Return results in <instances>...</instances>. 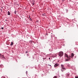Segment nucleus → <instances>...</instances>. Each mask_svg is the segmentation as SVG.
<instances>
[{
    "label": "nucleus",
    "instance_id": "nucleus-17",
    "mask_svg": "<svg viewBox=\"0 0 78 78\" xmlns=\"http://www.w3.org/2000/svg\"><path fill=\"white\" fill-rule=\"evenodd\" d=\"M1 12H2V9H1Z\"/></svg>",
    "mask_w": 78,
    "mask_h": 78
},
{
    "label": "nucleus",
    "instance_id": "nucleus-10",
    "mask_svg": "<svg viewBox=\"0 0 78 78\" xmlns=\"http://www.w3.org/2000/svg\"><path fill=\"white\" fill-rule=\"evenodd\" d=\"M53 78H57V77L56 76H54Z\"/></svg>",
    "mask_w": 78,
    "mask_h": 78
},
{
    "label": "nucleus",
    "instance_id": "nucleus-16",
    "mask_svg": "<svg viewBox=\"0 0 78 78\" xmlns=\"http://www.w3.org/2000/svg\"><path fill=\"white\" fill-rule=\"evenodd\" d=\"M1 78H5V77H3V76Z\"/></svg>",
    "mask_w": 78,
    "mask_h": 78
},
{
    "label": "nucleus",
    "instance_id": "nucleus-25",
    "mask_svg": "<svg viewBox=\"0 0 78 78\" xmlns=\"http://www.w3.org/2000/svg\"><path fill=\"white\" fill-rule=\"evenodd\" d=\"M2 8H3V7H2Z\"/></svg>",
    "mask_w": 78,
    "mask_h": 78
},
{
    "label": "nucleus",
    "instance_id": "nucleus-15",
    "mask_svg": "<svg viewBox=\"0 0 78 78\" xmlns=\"http://www.w3.org/2000/svg\"><path fill=\"white\" fill-rule=\"evenodd\" d=\"M75 78H78V76H75Z\"/></svg>",
    "mask_w": 78,
    "mask_h": 78
},
{
    "label": "nucleus",
    "instance_id": "nucleus-6",
    "mask_svg": "<svg viewBox=\"0 0 78 78\" xmlns=\"http://www.w3.org/2000/svg\"><path fill=\"white\" fill-rule=\"evenodd\" d=\"M66 75H67V76H70V73H67L66 74Z\"/></svg>",
    "mask_w": 78,
    "mask_h": 78
},
{
    "label": "nucleus",
    "instance_id": "nucleus-18",
    "mask_svg": "<svg viewBox=\"0 0 78 78\" xmlns=\"http://www.w3.org/2000/svg\"><path fill=\"white\" fill-rule=\"evenodd\" d=\"M0 56H2V54H0Z\"/></svg>",
    "mask_w": 78,
    "mask_h": 78
},
{
    "label": "nucleus",
    "instance_id": "nucleus-11",
    "mask_svg": "<svg viewBox=\"0 0 78 78\" xmlns=\"http://www.w3.org/2000/svg\"><path fill=\"white\" fill-rule=\"evenodd\" d=\"M45 13H44L43 14V16H45Z\"/></svg>",
    "mask_w": 78,
    "mask_h": 78
},
{
    "label": "nucleus",
    "instance_id": "nucleus-20",
    "mask_svg": "<svg viewBox=\"0 0 78 78\" xmlns=\"http://www.w3.org/2000/svg\"><path fill=\"white\" fill-rule=\"evenodd\" d=\"M49 66H50L51 67V65H49Z\"/></svg>",
    "mask_w": 78,
    "mask_h": 78
},
{
    "label": "nucleus",
    "instance_id": "nucleus-7",
    "mask_svg": "<svg viewBox=\"0 0 78 78\" xmlns=\"http://www.w3.org/2000/svg\"><path fill=\"white\" fill-rule=\"evenodd\" d=\"M11 15V13L9 12V11H8V15Z\"/></svg>",
    "mask_w": 78,
    "mask_h": 78
},
{
    "label": "nucleus",
    "instance_id": "nucleus-9",
    "mask_svg": "<svg viewBox=\"0 0 78 78\" xmlns=\"http://www.w3.org/2000/svg\"><path fill=\"white\" fill-rule=\"evenodd\" d=\"M13 44H14V43H13V42H11V44H10V45H13Z\"/></svg>",
    "mask_w": 78,
    "mask_h": 78
},
{
    "label": "nucleus",
    "instance_id": "nucleus-3",
    "mask_svg": "<svg viewBox=\"0 0 78 78\" xmlns=\"http://www.w3.org/2000/svg\"><path fill=\"white\" fill-rule=\"evenodd\" d=\"M63 55H64V53L62 51L58 53V56H60V57H62V56H63Z\"/></svg>",
    "mask_w": 78,
    "mask_h": 78
},
{
    "label": "nucleus",
    "instance_id": "nucleus-23",
    "mask_svg": "<svg viewBox=\"0 0 78 78\" xmlns=\"http://www.w3.org/2000/svg\"><path fill=\"white\" fill-rule=\"evenodd\" d=\"M27 71H26V73H27Z\"/></svg>",
    "mask_w": 78,
    "mask_h": 78
},
{
    "label": "nucleus",
    "instance_id": "nucleus-24",
    "mask_svg": "<svg viewBox=\"0 0 78 78\" xmlns=\"http://www.w3.org/2000/svg\"><path fill=\"white\" fill-rule=\"evenodd\" d=\"M30 20H31V19L30 18Z\"/></svg>",
    "mask_w": 78,
    "mask_h": 78
},
{
    "label": "nucleus",
    "instance_id": "nucleus-5",
    "mask_svg": "<svg viewBox=\"0 0 78 78\" xmlns=\"http://www.w3.org/2000/svg\"><path fill=\"white\" fill-rule=\"evenodd\" d=\"M65 57H66L67 58H69V56H68V55H67L66 54H65Z\"/></svg>",
    "mask_w": 78,
    "mask_h": 78
},
{
    "label": "nucleus",
    "instance_id": "nucleus-21",
    "mask_svg": "<svg viewBox=\"0 0 78 78\" xmlns=\"http://www.w3.org/2000/svg\"><path fill=\"white\" fill-rule=\"evenodd\" d=\"M34 3H33V5H34Z\"/></svg>",
    "mask_w": 78,
    "mask_h": 78
},
{
    "label": "nucleus",
    "instance_id": "nucleus-19",
    "mask_svg": "<svg viewBox=\"0 0 78 78\" xmlns=\"http://www.w3.org/2000/svg\"><path fill=\"white\" fill-rule=\"evenodd\" d=\"M16 11H15V14H16Z\"/></svg>",
    "mask_w": 78,
    "mask_h": 78
},
{
    "label": "nucleus",
    "instance_id": "nucleus-1",
    "mask_svg": "<svg viewBox=\"0 0 78 78\" xmlns=\"http://www.w3.org/2000/svg\"><path fill=\"white\" fill-rule=\"evenodd\" d=\"M73 56H74V54H73V53H72L71 54V56H69V58H67V59H65V61H69V60H70V58H73Z\"/></svg>",
    "mask_w": 78,
    "mask_h": 78
},
{
    "label": "nucleus",
    "instance_id": "nucleus-12",
    "mask_svg": "<svg viewBox=\"0 0 78 78\" xmlns=\"http://www.w3.org/2000/svg\"><path fill=\"white\" fill-rule=\"evenodd\" d=\"M26 53H28V51H26Z\"/></svg>",
    "mask_w": 78,
    "mask_h": 78
},
{
    "label": "nucleus",
    "instance_id": "nucleus-8",
    "mask_svg": "<svg viewBox=\"0 0 78 78\" xmlns=\"http://www.w3.org/2000/svg\"><path fill=\"white\" fill-rule=\"evenodd\" d=\"M1 58H4L5 57H4V55H1Z\"/></svg>",
    "mask_w": 78,
    "mask_h": 78
},
{
    "label": "nucleus",
    "instance_id": "nucleus-2",
    "mask_svg": "<svg viewBox=\"0 0 78 78\" xmlns=\"http://www.w3.org/2000/svg\"><path fill=\"white\" fill-rule=\"evenodd\" d=\"M61 66L62 67V69H61V71L63 72V71H64V70H66V68H65L63 65H61Z\"/></svg>",
    "mask_w": 78,
    "mask_h": 78
},
{
    "label": "nucleus",
    "instance_id": "nucleus-14",
    "mask_svg": "<svg viewBox=\"0 0 78 78\" xmlns=\"http://www.w3.org/2000/svg\"><path fill=\"white\" fill-rule=\"evenodd\" d=\"M1 29H2V30H3V29H4V28H3V27H2V28H1Z\"/></svg>",
    "mask_w": 78,
    "mask_h": 78
},
{
    "label": "nucleus",
    "instance_id": "nucleus-22",
    "mask_svg": "<svg viewBox=\"0 0 78 78\" xmlns=\"http://www.w3.org/2000/svg\"><path fill=\"white\" fill-rule=\"evenodd\" d=\"M49 59H50V58H49Z\"/></svg>",
    "mask_w": 78,
    "mask_h": 78
},
{
    "label": "nucleus",
    "instance_id": "nucleus-13",
    "mask_svg": "<svg viewBox=\"0 0 78 78\" xmlns=\"http://www.w3.org/2000/svg\"><path fill=\"white\" fill-rule=\"evenodd\" d=\"M36 22H39V20H37Z\"/></svg>",
    "mask_w": 78,
    "mask_h": 78
},
{
    "label": "nucleus",
    "instance_id": "nucleus-4",
    "mask_svg": "<svg viewBox=\"0 0 78 78\" xmlns=\"http://www.w3.org/2000/svg\"><path fill=\"white\" fill-rule=\"evenodd\" d=\"M58 66H59V64H58V63H56L55 64L54 66L55 67H58Z\"/></svg>",
    "mask_w": 78,
    "mask_h": 78
}]
</instances>
